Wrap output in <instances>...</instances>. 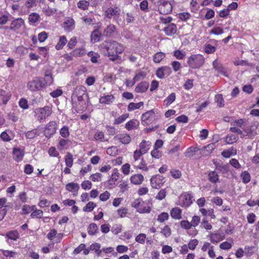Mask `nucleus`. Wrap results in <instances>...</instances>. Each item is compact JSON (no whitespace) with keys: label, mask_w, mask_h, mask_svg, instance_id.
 Instances as JSON below:
<instances>
[{"label":"nucleus","mask_w":259,"mask_h":259,"mask_svg":"<svg viewBox=\"0 0 259 259\" xmlns=\"http://www.w3.org/2000/svg\"><path fill=\"white\" fill-rule=\"evenodd\" d=\"M120 14V10L117 8H109L105 12V16L108 18L113 17L114 19H117Z\"/></svg>","instance_id":"obj_14"},{"label":"nucleus","mask_w":259,"mask_h":259,"mask_svg":"<svg viewBox=\"0 0 259 259\" xmlns=\"http://www.w3.org/2000/svg\"><path fill=\"white\" fill-rule=\"evenodd\" d=\"M176 100V94L174 93H171L164 100V104L168 106Z\"/></svg>","instance_id":"obj_31"},{"label":"nucleus","mask_w":259,"mask_h":259,"mask_svg":"<svg viewBox=\"0 0 259 259\" xmlns=\"http://www.w3.org/2000/svg\"><path fill=\"white\" fill-rule=\"evenodd\" d=\"M204 50L207 54H212L216 51V48L210 44H207L205 46Z\"/></svg>","instance_id":"obj_52"},{"label":"nucleus","mask_w":259,"mask_h":259,"mask_svg":"<svg viewBox=\"0 0 259 259\" xmlns=\"http://www.w3.org/2000/svg\"><path fill=\"white\" fill-rule=\"evenodd\" d=\"M182 199L183 206L188 207L192 203L193 196L190 194H187L182 197Z\"/></svg>","instance_id":"obj_23"},{"label":"nucleus","mask_w":259,"mask_h":259,"mask_svg":"<svg viewBox=\"0 0 259 259\" xmlns=\"http://www.w3.org/2000/svg\"><path fill=\"white\" fill-rule=\"evenodd\" d=\"M6 235L9 239L13 240H16L19 237V233L17 231H10Z\"/></svg>","instance_id":"obj_41"},{"label":"nucleus","mask_w":259,"mask_h":259,"mask_svg":"<svg viewBox=\"0 0 259 259\" xmlns=\"http://www.w3.org/2000/svg\"><path fill=\"white\" fill-rule=\"evenodd\" d=\"M24 25V21L22 18H18L15 19L11 22L10 24V30L16 31Z\"/></svg>","instance_id":"obj_12"},{"label":"nucleus","mask_w":259,"mask_h":259,"mask_svg":"<svg viewBox=\"0 0 259 259\" xmlns=\"http://www.w3.org/2000/svg\"><path fill=\"white\" fill-rule=\"evenodd\" d=\"M137 121L136 120H131L125 124V128L128 131L134 129L137 125Z\"/></svg>","instance_id":"obj_48"},{"label":"nucleus","mask_w":259,"mask_h":259,"mask_svg":"<svg viewBox=\"0 0 259 259\" xmlns=\"http://www.w3.org/2000/svg\"><path fill=\"white\" fill-rule=\"evenodd\" d=\"M67 42V40L65 36H60L58 42L56 45V49L57 50L62 49L63 48V47L66 45Z\"/></svg>","instance_id":"obj_28"},{"label":"nucleus","mask_w":259,"mask_h":259,"mask_svg":"<svg viewBox=\"0 0 259 259\" xmlns=\"http://www.w3.org/2000/svg\"><path fill=\"white\" fill-rule=\"evenodd\" d=\"M90 5V3L86 1H80L77 3V7L83 10L88 9Z\"/></svg>","instance_id":"obj_46"},{"label":"nucleus","mask_w":259,"mask_h":259,"mask_svg":"<svg viewBox=\"0 0 259 259\" xmlns=\"http://www.w3.org/2000/svg\"><path fill=\"white\" fill-rule=\"evenodd\" d=\"M20 107L24 109H28L29 106L27 100L22 98L19 102Z\"/></svg>","instance_id":"obj_61"},{"label":"nucleus","mask_w":259,"mask_h":259,"mask_svg":"<svg viewBox=\"0 0 259 259\" xmlns=\"http://www.w3.org/2000/svg\"><path fill=\"white\" fill-rule=\"evenodd\" d=\"M34 113L37 120L41 122H44L48 117L51 115L52 110L50 107L46 106L42 108L35 109Z\"/></svg>","instance_id":"obj_4"},{"label":"nucleus","mask_w":259,"mask_h":259,"mask_svg":"<svg viewBox=\"0 0 259 259\" xmlns=\"http://www.w3.org/2000/svg\"><path fill=\"white\" fill-rule=\"evenodd\" d=\"M191 15L189 13L183 12L181 13L179 15V18L181 20L186 21L190 19Z\"/></svg>","instance_id":"obj_57"},{"label":"nucleus","mask_w":259,"mask_h":259,"mask_svg":"<svg viewBox=\"0 0 259 259\" xmlns=\"http://www.w3.org/2000/svg\"><path fill=\"white\" fill-rule=\"evenodd\" d=\"M48 37V34L45 31H42L38 34V39L41 42L45 41Z\"/></svg>","instance_id":"obj_58"},{"label":"nucleus","mask_w":259,"mask_h":259,"mask_svg":"<svg viewBox=\"0 0 259 259\" xmlns=\"http://www.w3.org/2000/svg\"><path fill=\"white\" fill-rule=\"evenodd\" d=\"M151 185L153 188L159 189L165 182L164 178L163 176L157 175L152 176L150 179Z\"/></svg>","instance_id":"obj_8"},{"label":"nucleus","mask_w":259,"mask_h":259,"mask_svg":"<svg viewBox=\"0 0 259 259\" xmlns=\"http://www.w3.org/2000/svg\"><path fill=\"white\" fill-rule=\"evenodd\" d=\"M86 92L87 90L85 87L83 85L78 86L74 90L73 93L71 96L72 99L76 98L78 101H82L84 97H88Z\"/></svg>","instance_id":"obj_6"},{"label":"nucleus","mask_w":259,"mask_h":259,"mask_svg":"<svg viewBox=\"0 0 259 259\" xmlns=\"http://www.w3.org/2000/svg\"><path fill=\"white\" fill-rule=\"evenodd\" d=\"M114 97L112 95H106L101 97L99 99L101 104H110L114 100Z\"/></svg>","instance_id":"obj_18"},{"label":"nucleus","mask_w":259,"mask_h":259,"mask_svg":"<svg viewBox=\"0 0 259 259\" xmlns=\"http://www.w3.org/2000/svg\"><path fill=\"white\" fill-rule=\"evenodd\" d=\"M238 137L235 136V135H231V136H227L226 137L225 141L227 144H232L238 140Z\"/></svg>","instance_id":"obj_44"},{"label":"nucleus","mask_w":259,"mask_h":259,"mask_svg":"<svg viewBox=\"0 0 259 259\" xmlns=\"http://www.w3.org/2000/svg\"><path fill=\"white\" fill-rule=\"evenodd\" d=\"M101 33L99 30L96 29L94 30L91 34V39L94 42L98 41L100 40Z\"/></svg>","instance_id":"obj_34"},{"label":"nucleus","mask_w":259,"mask_h":259,"mask_svg":"<svg viewBox=\"0 0 259 259\" xmlns=\"http://www.w3.org/2000/svg\"><path fill=\"white\" fill-rule=\"evenodd\" d=\"M65 188L69 192H78L80 187L77 183L71 182L66 185Z\"/></svg>","instance_id":"obj_24"},{"label":"nucleus","mask_w":259,"mask_h":259,"mask_svg":"<svg viewBox=\"0 0 259 259\" xmlns=\"http://www.w3.org/2000/svg\"><path fill=\"white\" fill-rule=\"evenodd\" d=\"M171 65L173 68V70L175 72H177L181 69L182 68V66L181 63L177 61H172L171 63Z\"/></svg>","instance_id":"obj_55"},{"label":"nucleus","mask_w":259,"mask_h":259,"mask_svg":"<svg viewBox=\"0 0 259 259\" xmlns=\"http://www.w3.org/2000/svg\"><path fill=\"white\" fill-rule=\"evenodd\" d=\"M73 156L72 154L68 152L65 156V158L66 165L69 167H72L73 165Z\"/></svg>","instance_id":"obj_35"},{"label":"nucleus","mask_w":259,"mask_h":259,"mask_svg":"<svg viewBox=\"0 0 259 259\" xmlns=\"http://www.w3.org/2000/svg\"><path fill=\"white\" fill-rule=\"evenodd\" d=\"M43 215V211L40 209H36L34 211H33L30 216L32 218H41Z\"/></svg>","instance_id":"obj_50"},{"label":"nucleus","mask_w":259,"mask_h":259,"mask_svg":"<svg viewBox=\"0 0 259 259\" xmlns=\"http://www.w3.org/2000/svg\"><path fill=\"white\" fill-rule=\"evenodd\" d=\"M150 145L151 143L149 141L143 140L140 144V149L139 150L143 154H145L149 149Z\"/></svg>","instance_id":"obj_19"},{"label":"nucleus","mask_w":259,"mask_h":259,"mask_svg":"<svg viewBox=\"0 0 259 259\" xmlns=\"http://www.w3.org/2000/svg\"><path fill=\"white\" fill-rule=\"evenodd\" d=\"M40 19L39 15L36 13H32L29 15L28 19L30 22L35 23Z\"/></svg>","instance_id":"obj_38"},{"label":"nucleus","mask_w":259,"mask_h":259,"mask_svg":"<svg viewBox=\"0 0 259 259\" xmlns=\"http://www.w3.org/2000/svg\"><path fill=\"white\" fill-rule=\"evenodd\" d=\"M166 191L165 189H161L158 193L156 196V198L159 200H162L166 196Z\"/></svg>","instance_id":"obj_56"},{"label":"nucleus","mask_w":259,"mask_h":259,"mask_svg":"<svg viewBox=\"0 0 259 259\" xmlns=\"http://www.w3.org/2000/svg\"><path fill=\"white\" fill-rule=\"evenodd\" d=\"M204 60V58L201 55H192L188 58L187 64L189 67L192 69H197L203 65Z\"/></svg>","instance_id":"obj_3"},{"label":"nucleus","mask_w":259,"mask_h":259,"mask_svg":"<svg viewBox=\"0 0 259 259\" xmlns=\"http://www.w3.org/2000/svg\"><path fill=\"white\" fill-rule=\"evenodd\" d=\"M2 252L3 255L6 257H13L17 254L16 252L8 250H2Z\"/></svg>","instance_id":"obj_54"},{"label":"nucleus","mask_w":259,"mask_h":259,"mask_svg":"<svg viewBox=\"0 0 259 259\" xmlns=\"http://www.w3.org/2000/svg\"><path fill=\"white\" fill-rule=\"evenodd\" d=\"M102 175L100 173H96L93 174L90 176V178L93 182H100L101 181V177Z\"/></svg>","instance_id":"obj_63"},{"label":"nucleus","mask_w":259,"mask_h":259,"mask_svg":"<svg viewBox=\"0 0 259 259\" xmlns=\"http://www.w3.org/2000/svg\"><path fill=\"white\" fill-rule=\"evenodd\" d=\"M212 66L213 68L220 73L222 74L225 76H229L230 73L228 71L227 69L225 68L223 66V64L217 60H214L212 62Z\"/></svg>","instance_id":"obj_11"},{"label":"nucleus","mask_w":259,"mask_h":259,"mask_svg":"<svg viewBox=\"0 0 259 259\" xmlns=\"http://www.w3.org/2000/svg\"><path fill=\"white\" fill-rule=\"evenodd\" d=\"M174 56L179 60H183L184 59L186 54L185 52H182L181 50H177L174 51Z\"/></svg>","instance_id":"obj_45"},{"label":"nucleus","mask_w":259,"mask_h":259,"mask_svg":"<svg viewBox=\"0 0 259 259\" xmlns=\"http://www.w3.org/2000/svg\"><path fill=\"white\" fill-rule=\"evenodd\" d=\"M46 84H50L52 83L53 78L51 75L46 74L45 77V80L36 78V79L30 81L27 83V87L31 91H36L43 89Z\"/></svg>","instance_id":"obj_2"},{"label":"nucleus","mask_w":259,"mask_h":259,"mask_svg":"<svg viewBox=\"0 0 259 259\" xmlns=\"http://www.w3.org/2000/svg\"><path fill=\"white\" fill-rule=\"evenodd\" d=\"M165 55L162 52L156 53L153 56V61L155 63H159L165 57Z\"/></svg>","instance_id":"obj_36"},{"label":"nucleus","mask_w":259,"mask_h":259,"mask_svg":"<svg viewBox=\"0 0 259 259\" xmlns=\"http://www.w3.org/2000/svg\"><path fill=\"white\" fill-rule=\"evenodd\" d=\"M215 100L218 106L223 107L224 106V101L222 95L218 94L216 95Z\"/></svg>","instance_id":"obj_47"},{"label":"nucleus","mask_w":259,"mask_h":259,"mask_svg":"<svg viewBox=\"0 0 259 259\" xmlns=\"http://www.w3.org/2000/svg\"><path fill=\"white\" fill-rule=\"evenodd\" d=\"M101 52L108 55L110 60L115 61L118 59V54L124 51L123 46L116 41H104L100 46Z\"/></svg>","instance_id":"obj_1"},{"label":"nucleus","mask_w":259,"mask_h":259,"mask_svg":"<svg viewBox=\"0 0 259 259\" xmlns=\"http://www.w3.org/2000/svg\"><path fill=\"white\" fill-rule=\"evenodd\" d=\"M63 27L66 32H70L75 28V21L73 19L68 18L63 24Z\"/></svg>","instance_id":"obj_13"},{"label":"nucleus","mask_w":259,"mask_h":259,"mask_svg":"<svg viewBox=\"0 0 259 259\" xmlns=\"http://www.w3.org/2000/svg\"><path fill=\"white\" fill-rule=\"evenodd\" d=\"M129 114L128 113L123 114L119 117L115 119L114 124H119L124 121L128 118Z\"/></svg>","instance_id":"obj_42"},{"label":"nucleus","mask_w":259,"mask_h":259,"mask_svg":"<svg viewBox=\"0 0 259 259\" xmlns=\"http://www.w3.org/2000/svg\"><path fill=\"white\" fill-rule=\"evenodd\" d=\"M182 210L178 207H175L170 211L171 217L176 220H180L182 218Z\"/></svg>","instance_id":"obj_22"},{"label":"nucleus","mask_w":259,"mask_h":259,"mask_svg":"<svg viewBox=\"0 0 259 259\" xmlns=\"http://www.w3.org/2000/svg\"><path fill=\"white\" fill-rule=\"evenodd\" d=\"M96 204L94 202L90 201L83 207V210L85 212H91L96 207Z\"/></svg>","instance_id":"obj_39"},{"label":"nucleus","mask_w":259,"mask_h":259,"mask_svg":"<svg viewBox=\"0 0 259 259\" xmlns=\"http://www.w3.org/2000/svg\"><path fill=\"white\" fill-rule=\"evenodd\" d=\"M242 182L244 184L249 183L250 181V175L247 171H243L240 175Z\"/></svg>","instance_id":"obj_37"},{"label":"nucleus","mask_w":259,"mask_h":259,"mask_svg":"<svg viewBox=\"0 0 259 259\" xmlns=\"http://www.w3.org/2000/svg\"><path fill=\"white\" fill-rule=\"evenodd\" d=\"M115 26L113 25H110L105 29L103 32V35L105 36L111 35L114 31Z\"/></svg>","instance_id":"obj_43"},{"label":"nucleus","mask_w":259,"mask_h":259,"mask_svg":"<svg viewBox=\"0 0 259 259\" xmlns=\"http://www.w3.org/2000/svg\"><path fill=\"white\" fill-rule=\"evenodd\" d=\"M57 129V124L56 122L51 121L46 125L44 135L47 138H50L56 133Z\"/></svg>","instance_id":"obj_7"},{"label":"nucleus","mask_w":259,"mask_h":259,"mask_svg":"<svg viewBox=\"0 0 259 259\" xmlns=\"http://www.w3.org/2000/svg\"><path fill=\"white\" fill-rule=\"evenodd\" d=\"M161 233L165 237H168L171 234L170 228L168 226H165L161 230Z\"/></svg>","instance_id":"obj_49"},{"label":"nucleus","mask_w":259,"mask_h":259,"mask_svg":"<svg viewBox=\"0 0 259 259\" xmlns=\"http://www.w3.org/2000/svg\"><path fill=\"white\" fill-rule=\"evenodd\" d=\"M137 211L141 213H149L151 211V208L149 206H143L142 205L139 208H138Z\"/></svg>","instance_id":"obj_59"},{"label":"nucleus","mask_w":259,"mask_h":259,"mask_svg":"<svg viewBox=\"0 0 259 259\" xmlns=\"http://www.w3.org/2000/svg\"><path fill=\"white\" fill-rule=\"evenodd\" d=\"M143 154H144L139 150H136V151H135L133 155L134 160L133 161V162L139 161L140 159H141V157Z\"/></svg>","instance_id":"obj_53"},{"label":"nucleus","mask_w":259,"mask_h":259,"mask_svg":"<svg viewBox=\"0 0 259 259\" xmlns=\"http://www.w3.org/2000/svg\"><path fill=\"white\" fill-rule=\"evenodd\" d=\"M149 87V83L144 81L139 83L135 88L137 93H144L146 92Z\"/></svg>","instance_id":"obj_21"},{"label":"nucleus","mask_w":259,"mask_h":259,"mask_svg":"<svg viewBox=\"0 0 259 259\" xmlns=\"http://www.w3.org/2000/svg\"><path fill=\"white\" fill-rule=\"evenodd\" d=\"M98 229V227L96 224L92 223L88 228V233L91 235H94L97 233Z\"/></svg>","instance_id":"obj_33"},{"label":"nucleus","mask_w":259,"mask_h":259,"mask_svg":"<svg viewBox=\"0 0 259 259\" xmlns=\"http://www.w3.org/2000/svg\"><path fill=\"white\" fill-rule=\"evenodd\" d=\"M163 31L166 35H172L177 33V25L174 23H170L166 27L164 28Z\"/></svg>","instance_id":"obj_15"},{"label":"nucleus","mask_w":259,"mask_h":259,"mask_svg":"<svg viewBox=\"0 0 259 259\" xmlns=\"http://www.w3.org/2000/svg\"><path fill=\"white\" fill-rule=\"evenodd\" d=\"M132 164L135 168L140 169L145 171H147L148 170V167H147L146 162L143 158H141L140 162L138 161L133 162Z\"/></svg>","instance_id":"obj_17"},{"label":"nucleus","mask_w":259,"mask_h":259,"mask_svg":"<svg viewBox=\"0 0 259 259\" xmlns=\"http://www.w3.org/2000/svg\"><path fill=\"white\" fill-rule=\"evenodd\" d=\"M13 154L15 156V160L17 161H21L24 156V154L22 151L17 148L14 149Z\"/></svg>","instance_id":"obj_27"},{"label":"nucleus","mask_w":259,"mask_h":259,"mask_svg":"<svg viewBox=\"0 0 259 259\" xmlns=\"http://www.w3.org/2000/svg\"><path fill=\"white\" fill-rule=\"evenodd\" d=\"M171 73V68L167 66L158 68L156 72V76L159 78H164Z\"/></svg>","instance_id":"obj_10"},{"label":"nucleus","mask_w":259,"mask_h":259,"mask_svg":"<svg viewBox=\"0 0 259 259\" xmlns=\"http://www.w3.org/2000/svg\"><path fill=\"white\" fill-rule=\"evenodd\" d=\"M114 139L119 140L123 144H127L130 143L131 139L128 134H122L114 137Z\"/></svg>","instance_id":"obj_16"},{"label":"nucleus","mask_w":259,"mask_h":259,"mask_svg":"<svg viewBox=\"0 0 259 259\" xmlns=\"http://www.w3.org/2000/svg\"><path fill=\"white\" fill-rule=\"evenodd\" d=\"M144 105V103L143 102H140L137 103H130L128 104L127 109L129 111H131L133 110H134L135 109H139L141 106H142Z\"/></svg>","instance_id":"obj_30"},{"label":"nucleus","mask_w":259,"mask_h":259,"mask_svg":"<svg viewBox=\"0 0 259 259\" xmlns=\"http://www.w3.org/2000/svg\"><path fill=\"white\" fill-rule=\"evenodd\" d=\"M168 218V214L167 212H162L158 216L157 221L160 222H163Z\"/></svg>","instance_id":"obj_60"},{"label":"nucleus","mask_w":259,"mask_h":259,"mask_svg":"<svg viewBox=\"0 0 259 259\" xmlns=\"http://www.w3.org/2000/svg\"><path fill=\"white\" fill-rule=\"evenodd\" d=\"M60 134L63 138H67L69 136V128L67 126H64L60 131Z\"/></svg>","instance_id":"obj_51"},{"label":"nucleus","mask_w":259,"mask_h":259,"mask_svg":"<svg viewBox=\"0 0 259 259\" xmlns=\"http://www.w3.org/2000/svg\"><path fill=\"white\" fill-rule=\"evenodd\" d=\"M42 12L44 14L47 16H51L56 13L57 9L55 8H51L49 7H47L42 9Z\"/></svg>","instance_id":"obj_29"},{"label":"nucleus","mask_w":259,"mask_h":259,"mask_svg":"<svg viewBox=\"0 0 259 259\" xmlns=\"http://www.w3.org/2000/svg\"><path fill=\"white\" fill-rule=\"evenodd\" d=\"M157 6L158 7V11L161 14L167 15L172 12V5L167 1L159 0L157 2Z\"/></svg>","instance_id":"obj_5"},{"label":"nucleus","mask_w":259,"mask_h":259,"mask_svg":"<svg viewBox=\"0 0 259 259\" xmlns=\"http://www.w3.org/2000/svg\"><path fill=\"white\" fill-rule=\"evenodd\" d=\"M193 80L188 79L184 84V87L186 90H189L192 89L193 87Z\"/></svg>","instance_id":"obj_64"},{"label":"nucleus","mask_w":259,"mask_h":259,"mask_svg":"<svg viewBox=\"0 0 259 259\" xmlns=\"http://www.w3.org/2000/svg\"><path fill=\"white\" fill-rule=\"evenodd\" d=\"M144 180L143 176L141 174H136L131 177L132 183L135 185L141 184Z\"/></svg>","instance_id":"obj_20"},{"label":"nucleus","mask_w":259,"mask_h":259,"mask_svg":"<svg viewBox=\"0 0 259 259\" xmlns=\"http://www.w3.org/2000/svg\"><path fill=\"white\" fill-rule=\"evenodd\" d=\"M39 132L37 129H34L31 131H28L26 133V137L27 139H32L36 136L39 135Z\"/></svg>","instance_id":"obj_32"},{"label":"nucleus","mask_w":259,"mask_h":259,"mask_svg":"<svg viewBox=\"0 0 259 259\" xmlns=\"http://www.w3.org/2000/svg\"><path fill=\"white\" fill-rule=\"evenodd\" d=\"M210 240L212 243H218L224 239L225 236H222L219 233L211 234L210 236Z\"/></svg>","instance_id":"obj_26"},{"label":"nucleus","mask_w":259,"mask_h":259,"mask_svg":"<svg viewBox=\"0 0 259 259\" xmlns=\"http://www.w3.org/2000/svg\"><path fill=\"white\" fill-rule=\"evenodd\" d=\"M155 117V113L153 110H151L143 113L142 115V123L144 125L151 124Z\"/></svg>","instance_id":"obj_9"},{"label":"nucleus","mask_w":259,"mask_h":259,"mask_svg":"<svg viewBox=\"0 0 259 259\" xmlns=\"http://www.w3.org/2000/svg\"><path fill=\"white\" fill-rule=\"evenodd\" d=\"M146 238V234H140L136 237V241L140 243L144 244L145 243Z\"/></svg>","instance_id":"obj_62"},{"label":"nucleus","mask_w":259,"mask_h":259,"mask_svg":"<svg viewBox=\"0 0 259 259\" xmlns=\"http://www.w3.org/2000/svg\"><path fill=\"white\" fill-rule=\"evenodd\" d=\"M215 165L216 169L221 171L222 173H226L229 170L230 166L229 164L222 165L217 164Z\"/></svg>","instance_id":"obj_40"},{"label":"nucleus","mask_w":259,"mask_h":259,"mask_svg":"<svg viewBox=\"0 0 259 259\" xmlns=\"http://www.w3.org/2000/svg\"><path fill=\"white\" fill-rule=\"evenodd\" d=\"M208 180L212 183H216L219 182V175L215 171H210L208 174Z\"/></svg>","instance_id":"obj_25"}]
</instances>
